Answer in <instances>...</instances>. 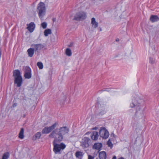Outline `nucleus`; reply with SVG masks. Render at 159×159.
Here are the masks:
<instances>
[{
  "label": "nucleus",
  "instance_id": "obj_1",
  "mask_svg": "<svg viewBox=\"0 0 159 159\" xmlns=\"http://www.w3.org/2000/svg\"><path fill=\"white\" fill-rule=\"evenodd\" d=\"M69 131L67 127H62L55 129L49 135V138L54 139L53 142L54 146L53 150L56 154L61 153V151L66 148V145L64 143L57 144L56 142L62 141L65 136L68 134Z\"/></svg>",
  "mask_w": 159,
  "mask_h": 159
},
{
  "label": "nucleus",
  "instance_id": "obj_2",
  "mask_svg": "<svg viewBox=\"0 0 159 159\" xmlns=\"http://www.w3.org/2000/svg\"><path fill=\"white\" fill-rule=\"evenodd\" d=\"M130 106L132 108L136 107V112L135 115L137 117L142 118L143 117V111L141 107L139 105L137 99L135 98L133 99L132 103L130 104Z\"/></svg>",
  "mask_w": 159,
  "mask_h": 159
},
{
  "label": "nucleus",
  "instance_id": "obj_3",
  "mask_svg": "<svg viewBox=\"0 0 159 159\" xmlns=\"http://www.w3.org/2000/svg\"><path fill=\"white\" fill-rule=\"evenodd\" d=\"M14 83L17 87H20L23 83V79L20 71L18 70H15L13 72Z\"/></svg>",
  "mask_w": 159,
  "mask_h": 159
},
{
  "label": "nucleus",
  "instance_id": "obj_4",
  "mask_svg": "<svg viewBox=\"0 0 159 159\" xmlns=\"http://www.w3.org/2000/svg\"><path fill=\"white\" fill-rule=\"evenodd\" d=\"M37 10L39 16L41 20H43L44 16L45 15L46 9L45 4L43 2H40L38 5Z\"/></svg>",
  "mask_w": 159,
  "mask_h": 159
},
{
  "label": "nucleus",
  "instance_id": "obj_5",
  "mask_svg": "<svg viewBox=\"0 0 159 159\" xmlns=\"http://www.w3.org/2000/svg\"><path fill=\"white\" fill-rule=\"evenodd\" d=\"M58 125L57 122H56L51 126L45 127L43 129L42 133L43 134H48L54 129Z\"/></svg>",
  "mask_w": 159,
  "mask_h": 159
},
{
  "label": "nucleus",
  "instance_id": "obj_6",
  "mask_svg": "<svg viewBox=\"0 0 159 159\" xmlns=\"http://www.w3.org/2000/svg\"><path fill=\"white\" fill-rule=\"evenodd\" d=\"M100 136L103 139H107L109 135V133L108 131L104 127L101 128L99 131Z\"/></svg>",
  "mask_w": 159,
  "mask_h": 159
},
{
  "label": "nucleus",
  "instance_id": "obj_7",
  "mask_svg": "<svg viewBox=\"0 0 159 159\" xmlns=\"http://www.w3.org/2000/svg\"><path fill=\"white\" fill-rule=\"evenodd\" d=\"M91 140L89 138L84 137L83 138L81 142V146L84 148H87L89 146Z\"/></svg>",
  "mask_w": 159,
  "mask_h": 159
},
{
  "label": "nucleus",
  "instance_id": "obj_8",
  "mask_svg": "<svg viewBox=\"0 0 159 159\" xmlns=\"http://www.w3.org/2000/svg\"><path fill=\"white\" fill-rule=\"evenodd\" d=\"M25 71L24 77L26 79H29L31 77V69L28 66L23 67Z\"/></svg>",
  "mask_w": 159,
  "mask_h": 159
},
{
  "label": "nucleus",
  "instance_id": "obj_9",
  "mask_svg": "<svg viewBox=\"0 0 159 159\" xmlns=\"http://www.w3.org/2000/svg\"><path fill=\"white\" fill-rule=\"evenodd\" d=\"M86 17V13L84 12L78 13L75 16V19L76 20H83Z\"/></svg>",
  "mask_w": 159,
  "mask_h": 159
},
{
  "label": "nucleus",
  "instance_id": "obj_10",
  "mask_svg": "<svg viewBox=\"0 0 159 159\" xmlns=\"http://www.w3.org/2000/svg\"><path fill=\"white\" fill-rule=\"evenodd\" d=\"M27 29L30 33H32L33 32L35 27V25L34 23L33 22L30 23L29 24L27 25Z\"/></svg>",
  "mask_w": 159,
  "mask_h": 159
},
{
  "label": "nucleus",
  "instance_id": "obj_11",
  "mask_svg": "<svg viewBox=\"0 0 159 159\" xmlns=\"http://www.w3.org/2000/svg\"><path fill=\"white\" fill-rule=\"evenodd\" d=\"M91 24L92 27L94 28H97L98 25V23L96 21L95 18L93 17L91 19Z\"/></svg>",
  "mask_w": 159,
  "mask_h": 159
},
{
  "label": "nucleus",
  "instance_id": "obj_12",
  "mask_svg": "<svg viewBox=\"0 0 159 159\" xmlns=\"http://www.w3.org/2000/svg\"><path fill=\"white\" fill-rule=\"evenodd\" d=\"M102 146V143H96L93 145V148L94 149L100 150Z\"/></svg>",
  "mask_w": 159,
  "mask_h": 159
},
{
  "label": "nucleus",
  "instance_id": "obj_13",
  "mask_svg": "<svg viewBox=\"0 0 159 159\" xmlns=\"http://www.w3.org/2000/svg\"><path fill=\"white\" fill-rule=\"evenodd\" d=\"M98 133L97 132L93 131L92 134L91 138L93 140H96L98 139Z\"/></svg>",
  "mask_w": 159,
  "mask_h": 159
},
{
  "label": "nucleus",
  "instance_id": "obj_14",
  "mask_svg": "<svg viewBox=\"0 0 159 159\" xmlns=\"http://www.w3.org/2000/svg\"><path fill=\"white\" fill-rule=\"evenodd\" d=\"M99 156L100 159H106L107 157L106 153L104 151H102L99 152Z\"/></svg>",
  "mask_w": 159,
  "mask_h": 159
},
{
  "label": "nucleus",
  "instance_id": "obj_15",
  "mask_svg": "<svg viewBox=\"0 0 159 159\" xmlns=\"http://www.w3.org/2000/svg\"><path fill=\"white\" fill-rule=\"evenodd\" d=\"M150 20L152 22L157 21L159 20V18L156 15H152L150 18Z\"/></svg>",
  "mask_w": 159,
  "mask_h": 159
},
{
  "label": "nucleus",
  "instance_id": "obj_16",
  "mask_svg": "<svg viewBox=\"0 0 159 159\" xmlns=\"http://www.w3.org/2000/svg\"><path fill=\"white\" fill-rule=\"evenodd\" d=\"M34 49L30 48L27 50V52L29 57H32L34 53Z\"/></svg>",
  "mask_w": 159,
  "mask_h": 159
},
{
  "label": "nucleus",
  "instance_id": "obj_17",
  "mask_svg": "<svg viewBox=\"0 0 159 159\" xmlns=\"http://www.w3.org/2000/svg\"><path fill=\"white\" fill-rule=\"evenodd\" d=\"M34 47L35 50H39L43 48V46L41 44H36L34 45Z\"/></svg>",
  "mask_w": 159,
  "mask_h": 159
},
{
  "label": "nucleus",
  "instance_id": "obj_18",
  "mask_svg": "<svg viewBox=\"0 0 159 159\" xmlns=\"http://www.w3.org/2000/svg\"><path fill=\"white\" fill-rule=\"evenodd\" d=\"M41 135V133L40 132H37L33 137V139L36 140L39 139Z\"/></svg>",
  "mask_w": 159,
  "mask_h": 159
},
{
  "label": "nucleus",
  "instance_id": "obj_19",
  "mask_svg": "<svg viewBox=\"0 0 159 159\" xmlns=\"http://www.w3.org/2000/svg\"><path fill=\"white\" fill-rule=\"evenodd\" d=\"M51 30L50 29H47L45 30L44 32V35L45 36H47L49 34H51Z\"/></svg>",
  "mask_w": 159,
  "mask_h": 159
},
{
  "label": "nucleus",
  "instance_id": "obj_20",
  "mask_svg": "<svg viewBox=\"0 0 159 159\" xmlns=\"http://www.w3.org/2000/svg\"><path fill=\"white\" fill-rule=\"evenodd\" d=\"M75 156L76 157L81 159L83 157V154L82 152L80 151H77L76 152Z\"/></svg>",
  "mask_w": 159,
  "mask_h": 159
},
{
  "label": "nucleus",
  "instance_id": "obj_21",
  "mask_svg": "<svg viewBox=\"0 0 159 159\" xmlns=\"http://www.w3.org/2000/svg\"><path fill=\"white\" fill-rule=\"evenodd\" d=\"M24 129H23L22 128L21 129V130H20V132L19 134V137L20 139H22L24 138Z\"/></svg>",
  "mask_w": 159,
  "mask_h": 159
},
{
  "label": "nucleus",
  "instance_id": "obj_22",
  "mask_svg": "<svg viewBox=\"0 0 159 159\" xmlns=\"http://www.w3.org/2000/svg\"><path fill=\"white\" fill-rule=\"evenodd\" d=\"M66 54L68 56H70L72 55V52L71 50L69 48H67L66 50Z\"/></svg>",
  "mask_w": 159,
  "mask_h": 159
},
{
  "label": "nucleus",
  "instance_id": "obj_23",
  "mask_svg": "<svg viewBox=\"0 0 159 159\" xmlns=\"http://www.w3.org/2000/svg\"><path fill=\"white\" fill-rule=\"evenodd\" d=\"M9 153L8 152H6L4 154L2 159H8L9 157Z\"/></svg>",
  "mask_w": 159,
  "mask_h": 159
},
{
  "label": "nucleus",
  "instance_id": "obj_24",
  "mask_svg": "<svg viewBox=\"0 0 159 159\" xmlns=\"http://www.w3.org/2000/svg\"><path fill=\"white\" fill-rule=\"evenodd\" d=\"M107 144L108 145V147H110L111 148H112V147L113 144L112 143L111 141V139H109V140L107 142Z\"/></svg>",
  "mask_w": 159,
  "mask_h": 159
},
{
  "label": "nucleus",
  "instance_id": "obj_25",
  "mask_svg": "<svg viewBox=\"0 0 159 159\" xmlns=\"http://www.w3.org/2000/svg\"><path fill=\"white\" fill-rule=\"evenodd\" d=\"M37 65L40 69H42L43 68V65L42 63L41 62H38L37 63Z\"/></svg>",
  "mask_w": 159,
  "mask_h": 159
},
{
  "label": "nucleus",
  "instance_id": "obj_26",
  "mask_svg": "<svg viewBox=\"0 0 159 159\" xmlns=\"http://www.w3.org/2000/svg\"><path fill=\"white\" fill-rule=\"evenodd\" d=\"M47 26V24L46 22H43L41 24V26L43 29H46Z\"/></svg>",
  "mask_w": 159,
  "mask_h": 159
},
{
  "label": "nucleus",
  "instance_id": "obj_27",
  "mask_svg": "<svg viewBox=\"0 0 159 159\" xmlns=\"http://www.w3.org/2000/svg\"><path fill=\"white\" fill-rule=\"evenodd\" d=\"M154 59H153L152 58H150L149 62L150 63H154Z\"/></svg>",
  "mask_w": 159,
  "mask_h": 159
},
{
  "label": "nucleus",
  "instance_id": "obj_28",
  "mask_svg": "<svg viewBox=\"0 0 159 159\" xmlns=\"http://www.w3.org/2000/svg\"><path fill=\"white\" fill-rule=\"evenodd\" d=\"M94 158L91 155H89L88 156V159H93Z\"/></svg>",
  "mask_w": 159,
  "mask_h": 159
},
{
  "label": "nucleus",
  "instance_id": "obj_29",
  "mask_svg": "<svg viewBox=\"0 0 159 159\" xmlns=\"http://www.w3.org/2000/svg\"><path fill=\"white\" fill-rule=\"evenodd\" d=\"M111 137H113V138H116V135L113 133H111Z\"/></svg>",
  "mask_w": 159,
  "mask_h": 159
},
{
  "label": "nucleus",
  "instance_id": "obj_30",
  "mask_svg": "<svg viewBox=\"0 0 159 159\" xmlns=\"http://www.w3.org/2000/svg\"><path fill=\"white\" fill-rule=\"evenodd\" d=\"M110 91L109 89H108V88H106L105 89V90H104L103 91Z\"/></svg>",
  "mask_w": 159,
  "mask_h": 159
},
{
  "label": "nucleus",
  "instance_id": "obj_31",
  "mask_svg": "<svg viewBox=\"0 0 159 159\" xmlns=\"http://www.w3.org/2000/svg\"><path fill=\"white\" fill-rule=\"evenodd\" d=\"M116 156H114L112 159H116Z\"/></svg>",
  "mask_w": 159,
  "mask_h": 159
},
{
  "label": "nucleus",
  "instance_id": "obj_32",
  "mask_svg": "<svg viewBox=\"0 0 159 159\" xmlns=\"http://www.w3.org/2000/svg\"><path fill=\"white\" fill-rule=\"evenodd\" d=\"M56 20V18H53V21H55Z\"/></svg>",
  "mask_w": 159,
  "mask_h": 159
},
{
  "label": "nucleus",
  "instance_id": "obj_33",
  "mask_svg": "<svg viewBox=\"0 0 159 159\" xmlns=\"http://www.w3.org/2000/svg\"><path fill=\"white\" fill-rule=\"evenodd\" d=\"M119 41V39H116V41Z\"/></svg>",
  "mask_w": 159,
  "mask_h": 159
}]
</instances>
